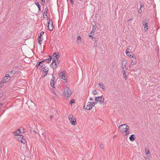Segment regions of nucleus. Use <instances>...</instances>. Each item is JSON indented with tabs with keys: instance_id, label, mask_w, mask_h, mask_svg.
Segmentation results:
<instances>
[{
	"instance_id": "nucleus-1",
	"label": "nucleus",
	"mask_w": 160,
	"mask_h": 160,
	"mask_svg": "<svg viewBox=\"0 0 160 160\" xmlns=\"http://www.w3.org/2000/svg\"><path fill=\"white\" fill-rule=\"evenodd\" d=\"M104 100V98L102 95L96 97L95 99L96 104H97L98 102H99L100 104H102L103 103Z\"/></svg>"
},
{
	"instance_id": "nucleus-2",
	"label": "nucleus",
	"mask_w": 160,
	"mask_h": 160,
	"mask_svg": "<svg viewBox=\"0 0 160 160\" xmlns=\"http://www.w3.org/2000/svg\"><path fill=\"white\" fill-rule=\"evenodd\" d=\"M148 20L146 18L143 20L142 24L143 26H144V30L145 31H147L148 29Z\"/></svg>"
},
{
	"instance_id": "nucleus-3",
	"label": "nucleus",
	"mask_w": 160,
	"mask_h": 160,
	"mask_svg": "<svg viewBox=\"0 0 160 160\" xmlns=\"http://www.w3.org/2000/svg\"><path fill=\"white\" fill-rule=\"evenodd\" d=\"M68 118L70 122L72 125H75L76 124V119L75 118L73 117L72 114H70L68 116Z\"/></svg>"
},
{
	"instance_id": "nucleus-4",
	"label": "nucleus",
	"mask_w": 160,
	"mask_h": 160,
	"mask_svg": "<svg viewBox=\"0 0 160 160\" xmlns=\"http://www.w3.org/2000/svg\"><path fill=\"white\" fill-rule=\"evenodd\" d=\"M63 94L67 97H69L70 96L71 93L68 87H67L65 88L63 92Z\"/></svg>"
},
{
	"instance_id": "nucleus-5",
	"label": "nucleus",
	"mask_w": 160,
	"mask_h": 160,
	"mask_svg": "<svg viewBox=\"0 0 160 160\" xmlns=\"http://www.w3.org/2000/svg\"><path fill=\"white\" fill-rule=\"evenodd\" d=\"M129 50V48H128L126 49V55L129 57L132 58L133 57H135L134 54L132 52H129L128 51Z\"/></svg>"
},
{
	"instance_id": "nucleus-6",
	"label": "nucleus",
	"mask_w": 160,
	"mask_h": 160,
	"mask_svg": "<svg viewBox=\"0 0 160 160\" xmlns=\"http://www.w3.org/2000/svg\"><path fill=\"white\" fill-rule=\"evenodd\" d=\"M55 78L52 75V78L51 79L50 82V86L52 88H55Z\"/></svg>"
},
{
	"instance_id": "nucleus-7",
	"label": "nucleus",
	"mask_w": 160,
	"mask_h": 160,
	"mask_svg": "<svg viewBox=\"0 0 160 160\" xmlns=\"http://www.w3.org/2000/svg\"><path fill=\"white\" fill-rule=\"evenodd\" d=\"M43 66V64L41 61L38 62L36 65L37 68L40 69Z\"/></svg>"
},
{
	"instance_id": "nucleus-8",
	"label": "nucleus",
	"mask_w": 160,
	"mask_h": 160,
	"mask_svg": "<svg viewBox=\"0 0 160 160\" xmlns=\"http://www.w3.org/2000/svg\"><path fill=\"white\" fill-rule=\"evenodd\" d=\"M48 57H49V58L48 59H44L41 61L42 63H43L45 62H46L48 63H49L51 62L52 59V57L50 55H48Z\"/></svg>"
},
{
	"instance_id": "nucleus-9",
	"label": "nucleus",
	"mask_w": 160,
	"mask_h": 160,
	"mask_svg": "<svg viewBox=\"0 0 160 160\" xmlns=\"http://www.w3.org/2000/svg\"><path fill=\"white\" fill-rule=\"evenodd\" d=\"M54 63H55L54 64V65H53L52 66H50L52 67L53 70L55 69L58 65L60 64V61L59 60H58L57 62H54Z\"/></svg>"
},
{
	"instance_id": "nucleus-10",
	"label": "nucleus",
	"mask_w": 160,
	"mask_h": 160,
	"mask_svg": "<svg viewBox=\"0 0 160 160\" xmlns=\"http://www.w3.org/2000/svg\"><path fill=\"white\" fill-rule=\"evenodd\" d=\"M62 72H60L58 74L59 75V76L61 77V78L63 80H66L65 82H67V79L66 78V74H63V73Z\"/></svg>"
},
{
	"instance_id": "nucleus-11",
	"label": "nucleus",
	"mask_w": 160,
	"mask_h": 160,
	"mask_svg": "<svg viewBox=\"0 0 160 160\" xmlns=\"http://www.w3.org/2000/svg\"><path fill=\"white\" fill-rule=\"evenodd\" d=\"M129 127L128 126V127H127L126 129L123 131V132H125L124 134V135L127 136L129 134Z\"/></svg>"
},
{
	"instance_id": "nucleus-12",
	"label": "nucleus",
	"mask_w": 160,
	"mask_h": 160,
	"mask_svg": "<svg viewBox=\"0 0 160 160\" xmlns=\"http://www.w3.org/2000/svg\"><path fill=\"white\" fill-rule=\"evenodd\" d=\"M21 130L20 129H18L16 131L13 132L12 133L15 136H19L18 134L19 133H22V132L21 131Z\"/></svg>"
},
{
	"instance_id": "nucleus-13",
	"label": "nucleus",
	"mask_w": 160,
	"mask_h": 160,
	"mask_svg": "<svg viewBox=\"0 0 160 160\" xmlns=\"http://www.w3.org/2000/svg\"><path fill=\"white\" fill-rule=\"evenodd\" d=\"M127 127H128L126 124H123L120 125L119 126V128H121L123 131L126 129Z\"/></svg>"
},
{
	"instance_id": "nucleus-14",
	"label": "nucleus",
	"mask_w": 160,
	"mask_h": 160,
	"mask_svg": "<svg viewBox=\"0 0 160 160\" xmlns=\"http://www.w3.org/2000/svg\"><path fill=\"white\" fill-rule=\"evenodd\" d=\"M89 102V104L90 105H89V108H88V110H91L92 109V107L94 106L95 104V103L94 102Z\"/></svg>"
},
{
	"instance_id": "nucleus-15",
	"label": "nucleus",
	"mask_w": 160,
	"mask_h": 160,
	"mask_svg": "<svg viewBox=\"0 0 160 160\" xmlns=\"http://www.w3.org/2000/svg\"><path fill=\"white\" fill-rule=\"evenodd\" d=\"M129 138L131 142H133L135 138V135L134 134H132L131 135Z\"/></svg>"
},
{
	"instance_id": "nucleus-16",
	"label": "nucleus",
	"mask_w": 160,
	"mask_h": 160,
	"mask_svg": "<svg viewBox=\"0 0 160 160\" xmlns=\"http://www.w3.org/2000/svg\"><path fill=\"white\" fill-rule=\"evenodd\" d=\"M42 69H43V72H44L46 73H48V72L49 70V68L48 67H44L42 68Z\"/></svg>"
},
{
	"instance_id": "nucleus-17",
	"label": "nucleus",
	"mask_w": 160,
	"mask_h": 160,
	"mask_svg": "<svg viewBox=\"0 0 160 160\" xmlns=\"http://www.w3.org/2000/svg\"><path fill=\"white\" fill-rule=\"evenodd\" d=\"M48 29L50 31H52L53 29V24H48Z\"/></svg>"
},
{
	"instance_id": "nucleus-18",
	"label": "nucleus",
	"mask_w": 160,
	"mask_h": 160,
	"mask_svg": "<svg viewBox=\"0 0 160 160\" xmlns=\"http://www.w3.org/2000/svg\"><path fill=\"white\" fill-rule=\"evenodd\" d=\"M98 84L100 86L102 90L104 91L105 89V87L102 84V83L101 82V84L100 83H98Z\"/></svg>"
},
{
	"instance_id": "nucleus-19",
	"label": "nucleus",
	"mask_w": 160,
	"mask_h": 160,
	"mask_svg": "<svg viewBox=\"0 0 160 160\" xmlns=\"http://www.w3.org/2000/svg\"><path fill=\"white\" fill-rule=\"evenodd\" d=\"M35 4L38 7V12H40L41 10V8L39 3L38 2H35Z\"/></svg>"
},
{
	"instance_id": "nucleus-20",
	"label": "nucleus",
	"mask_w": 160,
	"mask_h": 160,
	"mask_svg": "<svg viewBox=\"0 0 160 160\" xmlns=\"http://www.w3.org/2000/svg\"><path fill=\"white\" fill-rule=\"evenodd\" d=\"M89 105H90V104H89V102H88V103H87L86 105L83 106V108L87 110H89L88 108H89Z\"/></svg>"
},
{
	"instance_id": "nucleus-21",
	"label": "nucleus",
	"mask_w": 160,
	"mask_h": 160,
	"mask_svg": "<svg viewBox=\"0 0 160 160\" xmlns=\"http://www.w3.org/2000/svg\"><path fill=\"white\" fill-rule=\"evenodd\" d=\"M94 32L95 31L93 30H92L91 32L88 34V37L90 38H92L93 37L92 36Z\"/></svg>"
},
{
	"instance_id": "nucleus-22",
	"label": "nucleus",
	"mask_w": 160,
	"mask_h": 160,
	"mask_svg": "<svg viewBox=\"0 0 160 160\" xmlns=\"http://www.w3.org/2000/svg\"><path fill=\"white\" fill-rule=\"evenodd\" d=\"M10 80V79L8 78V77L5 76V77L3 78V81H5L6 82H8Z\"/></svg>"
},
{
	"instance_id": "nucleus-23",
	"label": "nucleus",
	"mask_w": 160,
	"mask_h": 160,
	"mask_svg": "<svg viewBox=\"0 0 160 160\" xmlns=\"http://www.w3.org/2000/svg\"><path fill=\"white\" fill-rule=\"evenodd\" d=\"M57 60L55 59V58H54L52 59V62L51 63V64L50 65V66H52L53 65H54V62H57Z\"/></svg>"
},
{
	"instance_id": "nucleus-24",
	"label": "nucleus",
	"mask_w": 160,
	"mask_h": 160,
	"mask_svg": "<svg viewBox=\"0 0 160 160\" xmlns=\"http://www.w3.org/2000/svg\"><path fill=\"white\" fill-rule=\"evenodd\" d=\"M16 72V71L14 70H12L11 71L8 72V73H9L10 75L12 74H15Z\"/></svg>"
},
{
	"instance_id": "nucleus-25",
	"label": "nucleus",
	"mask_w": 160,
	"mask_h": 160,
	"mask_svg": "<svg viewBox=\"0 0 160 160\" xmlns=\"http://www.w3.org/2000/svg\"><path fill=\"white\" fill-rule=\"evenodd\" d=\"M133 58V59L132 60V62L133 63L135 64L136 63V58L135 57H133V58Z\"/></svg>"
},
{
	"instance_id": "nucleus-26",
	"label": "nucleus",
	"mask_w": 160,
	"mask_h": 160,
	"mask_svg": "<svg viewBox=\"0 0 160 160\" xmlns=\"http://www.w3.org/2000/svg\"><path fill=\"white\" fill-rule=\"evenodd\" d=\"M122 72H123V75L125 76L126 75V73H125V70L123 66L122 67Z\"/></svg>"
},
{
	"instance_id": "nucleus-27",
	"label": "nucleus",
	"mask_w": 160,
	"mask_h": 160,
	"mask_svg": "<svg viewBox=\"0 0 160 160\" xmlns=\"http://www.w3.org/2000/svg\"><path fill=\"white\" fill-rule=\"evenodd\" d=\"M122 62H125V64L124 65H123L122 66V67L123 66V67L124 68V67H126V64L127 63V62L126 60H125V59H124L123 60Z\"/></svg>"
},
{
	"instance_id": "nucleus-28",
	"label": "nucleus",
	"mask_w": 160,
	"mask_h": 160,
	"mask_svg": "<svg viewBox=\"0 0 160 160\" xmlns=\"http://www.w3.org/2000/svg\"><path fill=\"white\" fill-rule=\"evenodd\" d=\"M75 101L74 99H71L70 101V104H72L75 103Z\"/></svg>"
},
{
	"instance_id": "nucleus-29",
	"label": "nucleus",
	"mask_w": 160,
	"mask_h": 160,
	"mask_svg": "<svg viewBox=\"0 0 160 160\" xmlns=\"http://www.w3.org/2000/svg\"><path fill=\"white\" fill-rule=\"evenodd\" d=\"M92 39L93 41H95L96 42L98 41V38H96V37H93L92 38Z\"/></svg>"
},
{
	"instance_id": "nucleus-30",
	"label": "nucleus",
	"mask_w": 160,
	"mask_h": 160,
	"mask_svg": "<svg viewBox=\"0 0 160 160\" xmlns=\"http://www.w3.org/2000/svg\"><path fill=\"white\" fill-rule=\"evenodd\" d=\"M48 24H53V22L51 19H49L48 23Z\"/></svg>"
},
{
	"instance_id": "nucleus-31",
	"label": "nucleus",
	"mask_w": 160,
	"mask_h": 160,
	"mask_svg": "<svg viewBox=\"0 0 160 160\" xmlns=\"http://www.w3.org/2000/svg\"><path fill=\"white\" fill-rule=\"evenodd\" d=\"M145 152L147 155L150 154L149 150L148 149H145Z\"/></svg>"
},
{
	"instance_id": "nucleus-32",
	"label": "nucleus",
	"mask_w": 160,
	"mask_h": 160,
	"mask_svg": "<svg viewBox=\"0 0 160 160\" xmlns=\"http://www.w3.org/2000/svg\"><path fill=\"white\" fill-rule=\"evenodd\" d=\"M10 74L9 73H8V72L6 73L5 76H6L7 77H8V78L10 79V78H11V77L10 76Z\"/></svg>"
},
{
	"instance_id": "nucleus-33",
	"label": "nucleus",
	"mask_w": 160,
	"mask_h": 160,
	"mask_svg": "<svg viewBox=\"0 0 160 160\" xmlns=\"http://www.w3.org/2000/svg\"><path fill=\"white\" fill-rule=\"evenodd\" d=\"M19 137H18V138H20V140H22L21 139H25V138H24V137L22 135H19Z\"/></svg>"
},
{
	"instance_id": "nucleus-34",
	"label": "nucleus",
	"mask_w": 160,
	"mask_h": 160,
	"mask_svg": "<svg viewBox=\"0 0 160 160\" xmlns=\"http://www.w3.org/2000/svg\"><path fill=\"white\" fill-rule=\"evenodd\" d=\"M100 147L101 149H103L104 148V145L103 144L101 143L100 144Z\"/></svg>"
},
{
	"instance_id": "nucleus-35",
	"label": "nucleus",
	"mask_w": 160,
	"mask_h": 160,
	"mask_svg": "<svg viewBox=\"0 0 160 160\" xmlns=\"http://www.w3.org/2000/svg\"><path fill=\"white\" fill-rule=\"evenodd\" d=\"M21 142L23 144H25L26 142V140L25 139H23L22 140H21Z\"/></svg>"
},
{
	"instance_id": "nucleus-36",
	"label": "nucleus",
	"mask_w": 160,
	"mask_h": 160,
	"mask_svg": "<svg viewBox=\"0 0 160 160\" xmlns=\"http://www.w3.org/2000/svg\"><path fill=\"white\" fill-rule=\"evenodd\" d=\"M60 57V56L59 54V55H58L57 56H56L55 57V58L57 61H58V59Z\"/></svg>"
},
{
	"instance_id": "nucleus-37",
	"label": "nucleus",
	"mask_w": 160,
	"mask_h": 160,
	"mask_svg": "<svg viewBox=\"0 0 160 160\" xmlns=\"http://www.w3.org/2000/svg\"><path fill=\"white\" fill-rule=\"evenodd\" d=\"M97 92L96 90H93V91L92 92V94L93 95H96L97 94Z\"/></svg>"
},
{
	"instance_id": "nucleus-38",
	"label": "nucleus",
	"mask_w": 160,
	"mask_h": 160,
	"mask_svg": "<svg viewBox=\"0 0 160 160\" xmlns=\"http://www.w3.org/2000/svg\"><path fill=\"white\" fill-rule=\"evenodd\" d=\"M59 54V53L58 52H55L53 54V56L55 57Z\"/></svg>"
},
{
	"instance_id": "nucleus-39",
	"label": "nucleus",
	"mask_w": 160,
	"mask_h": 160,
	"mask_svg": "<svg viewBox=\"0 0 160 160\" xmlns=\"http://www.w3.org/2000/svg\"><path fill=\"white\" fill-rule=\"evenodd\" d=\"M97 27L95 25H93L92 27V30H93L95 32V30L96 29Z\"/></svg>"
},
{
	"instance_id": "nucleus-40",
	"label": "nucleus",
	"mask_w": 160,
	"mask_h": 160,
	"mask_svg": "<svg viewBox=\"0 0 160 160\" xmlns=\"http://www.w3.org/2000/svg\"><path fill=\"white\" fill-rule=\"evenodd\" d=\"M93 45H94V47H95V49H96V47H97V48L98 47V46L97 45V43L96 42H94L93 43Z\"/></svg>"
},
{
	"instance_id": "nucleus-41",
	"label": "nucleus",
	"mask_w": 160,
	"mask_h": 160,
	"mask_svg": "<svg viewBox=\"0 0 160 160\" xmlns=\"http://www.w3.org/2000/svg\"><path fill=\"white\" fill-rule=\"evenodd\" d=\"M41 2L42 4L43 5L45 4V0H41Z\"/></svg>"
},
{
	"instance_id": "nucleus-42",
	"label": "nucleus",
	"mask_w": 160,
	"mask_h": 160,
	"mask_svg": "<svg viewBox=\"0 0 160 160\" xmlns=\"http://www.w3.org/2000/svg\"><path fill=\"white\" fill-rule=\"evenodd\" d=\"M44 33V32H43V31H42L40 33V35H39V37H41V36H42V35Z\"/></svg>"
},
{
	"instance_id": "nucleus-43",
	"label": "nucleus",
	"mask_w": 160,
	"mask_h": 160,
	"mask_svg": "<svg viewBox=\"0 0 160 160\" xmlns=\"http://www.w3.org/2000/svg\"><path fill=\"white\" fill-rule=\"evenodd\" d=\"M21 129H22L21 131H22L21 132H22V133H24L25 131V130L23 128H22Z\"/></svg>"
},
{
	"instance_id": "nucleus-44",
	"label": "nucleus",
	"mask_w": 160,
	"mask_h": 160,
	"mask_svg": "<svg viewBox=\"0 0 160 160\" xmlns=\"http://www.w3.org/2000/svg\"><path fill=\"white\" fill-rule=\"evenodd\" d=\"M47 14V12L44 11V12L43 13V15H44L45 16H46L48 18Z\"/></svg>"
},
{
	"instance_id": "nucleus-45",
	"label": "nucleus",
	"mask_w": 160,
	"mask_h": 160,
	"mask_svg": "<svg viewBox=\"0 0 160 160\" xmlns=\"http://www.w3.org/2000/svg\"><path fill=\"white\" fill-rule=\"evenodd\" d=\"M38 41H42V39L41 37L39 36L38 38Z\"/></svg>"
},
{
	"instance_id": "nucleus-46",
	"label": "nucleus",
	"mask_w": 160,
	"mask_h": 160,
	"mask_svg": "<svg viewBox=\"0 0 160 160\" xmlns=\"http://www.w3.org/2000/svg\"><path fill=\"white\" fill-rule=\"evenodd\" d=\"M142 7H143V4L141 2L140 3V8H141Z\"/></svg>"
},
{
	"instance_id": "nucleus-47",
	"label": "nucleus",
	"mask_w": 160,
	"mask_h": 160,
	"mask_svg": "<svg viewBox=\"0 0 160 160\" xmlns=\"http://www.w3.org/2000/svg\"><path fill=\"white\" fill-rule=\"evenodd\" d=\"M77 39L78 40H81V37L80 36H78V37H77Z\"/></svg>"
},
{
	"instance_id": "nucleus-48",
	"label": "nucleus",
	"mask_w": 160,
	"mask_h": 160,
	"mask_svg": "<svg viewBox=\"0 0 160 160\" xmlns=\"http://www.w3.org/2000/svg\"><path fill=\"white\" fill-rule=\"evenodd\" d=\"M70 1L71 2V4L72 5L74 4V1H73V0H70Z\"/></svg>"
},
{
	"instance_id": "nucleus-49",
	"label": "nucleus",
	"mask_w": 160,
	"mask_h": 160,
	"mask_svg": "<svg viewBox=\"0 0 160 160\" xmlns=\"http://www.w3.org/2000/svg\"><path fill=\"white\" fill-rule=\"evenodd\" d=\"M47 73H46V74L42 77V78H44L47 76Z\"/></svg>"
},
{
	"instance_id": "nucleus-50",
	"label": "nucleus",
	"mask_w": 160,
	"mask_h": 160,
	"mask_svg": "<svg viewBox=\"0 0 160 160\" xmlns=\"http://www.w3.org/2000/svg\"><path fill=\"white\" fill-rule=\"evenodd\" d=\"M138 12L139 13H141L142 12V10L141 9V8H139V9L138 10Z\"/></svg>"
},
{
	"instance_id": "nucleus-51",
	"label": "nucleus",
	"mask_w": 160,
	"mask_h": 160,
	"mask_svg": "<svg viewBox=\"0 0 160 160\" xmlns=\"http://www.w3.org/2000/svg\"><path fill=\"white\" fill-rule=\"evenodd\" d=\"M144 158L145 160H150L149 159L148 157H145Z\"/></svg>"
},
{
	"instance_id": "nucleus-52",
	"label": "nucleus",
	"mask_w": 160,
	"mask_h": 160,
	"mask_svg": "<svg viewBox=\"0 0 160 160\" xmlns=\"http://www.w3.org/2000/svg\"><path fill=\"white\" fill-rule=\"evenodd\" d=\"M5 82H2L1 83V87H2V86H3V84H4Z\"/></svg>"
},
{
	"instance_id": "nucleus-53",
	"label": "nucleus",
	"mask_w": 160,
	"mask_h": 160,
	"mask_svg": "<svg viewBox=\"0 0 160 160\" xmlns=\"http://www.w3.org/2000/svg\"><path fill=\"white\" fill-rule=\"evenodd\" d=\"M134 64V63L131 62L130 64L129 67H131V66H132Z\"/></svg>"
},
{
	"instance_id": "nucleus-54",
	"label": "nucleus",
	"mask_w": 160,
	"mask_h": 160,
	"mask_svg": "<svg viewBox=\"0 0 160 160\" xmlns=\"http://www.w3.org/2000/svg\"><path fill=\"white\" fill-rule=\"evenodd\" d=\"M2 105H3V104L2 103H0V109H1L2 108Z\"/></svg>"
},
{
	"instance_id": "nucleus-55",
	"label": "nucleus",
	"mask_w": 160,
	"mask_h": 160,
	"mask_svg": "<svg viewBox=\"0 0 160 160\" xmlns=\"http://www.w3.org/2000/svg\"><path fill=\"white\" fill-rule=\"evenodd\" d=\"M48 7H47L45 9V11H46V12H48Z\"/></svg>"
},
{
	"instance_id": "nucleus-56",
	"label": "nucleus",
	"mask_w": 160,
	"mask_h": 160,
	"mask_svg": "<svg viewBox=\"0 0 160 160\" xmlns=\"http://www.w3.org/2000/svg\"><path fill=\"white\" fill-rule=\"evenodd\" d=\"M124 78L126 80L128 79V77L127 75L124 76Z\"/></svg>"
},
{
	"instance_id": "nucleus-57",
	"label": "nucleus",
	"mask_w": 160,
	"mask_h": 160,
	"mask_svg": "<svg viewBox=\"0 0 160 160\" xmlns=\"http://www.w3.org/2000/svg\"><path fill=\"white\" fill-rule=\"evenodd\" d=\"M61 72H62V73H63V74H66L65 71H61Z\"/></svg>"
},
{
	"instance_id": "nucleus-58",
	"label": "nucleus",
	"mask_w": 160,
	"mask_h": 160,
	"mask_svg": "<svg viewBox=\"0 0 160 160\" xmlns=\"http://www.w3.org/2000/svg\"><path fill=\"white\" fill-rule=\"evenodd\" d=\"M132 20V18H131L128 20V22H130Z\"/></svg>"
},
{
	"instance_id": "nucleus-59",
	"label": "nucleus",
	"mask_w": 160,
	"mask_h": 160,
	"mask_svg": "<svg viewBox=\"0 0 160 160\" xmlns=\"http://www.w3.org/2000/svg\"><path fill=\"white\" fill-rule=\"evenodd\" d=\"M41 41H38V43L40 44V45H41Z\"/></svg>"
},
{
	"instance_id": "nucleus-60",
	"label": "nucleus",
	"mask_w": 160,
	"mask_h": 160,
	"mask_svg": "<svg viewBox=\"0 0 160 160\" xmlns=\"http://www.w3.org/2000/svg\"><path fill=\"white\" fill-rule=\"evenodd\" d=\"M89 100L90 101H92L93 100V99H92V98H90Z\"/></svg>"
},
{
	"instance_id": "nucleus-61",
	"label": "nucleus",
	"mask_w": 160,
	"mask_h": 160,
	"mask_svg": "<svg viewBox=\"0 0 160 160\" xmlns=\"http://www.w3.org/2000/svg\"><path fill=\"white\" fill-rule=\"evenodd\" d=\"M124 64H125V62H122V65H124Z\"/></svg>"
},
{
	"instance_id": "nucleus-62",
	"label": "nucleus",
	"mask_w": 160,
	"mask_h": 160,
	"mask_svg": "<svg viewBox=\"0 0 160 160\" xmlns=\"http://www.w3.org/2000/svg\"><path fill=\"white\" fill-rule=\"evenodd\" d=\"M53 117V116L52 115H51L50 117V118L51 119H52V118Z\"/></svg>"
},
{
	"instance_id": "nucleus-63",
	"label": "nucleus",
	"mask_w": 160,
	"mask_h": 160,
	"mask_svg": "<svg viewBox=\"0 0 160 160\" xmlns=\"http://www.w3.org/2000/svg\"><path fill=\"white\" fill-rule=\"evenodd\" d=\"M116 137V135H114L113 136L114 138L115 137Z\"/></svg>"
},
{
	"instance_id": "nucleus-64",
	"label": "nucleus",
	"mask_w": 160,
	"mask_h": 160,
	"mask_svg": "<svg viewBox=\"0 0 160 160\" xmlns=\"http://www.w3.org/2000/svg\"><path fill=\"white\" fill-rule=\"evenodd\" d=\"M79 0L80 1H82V0Z\"/></svg>"
}]
</instances>
